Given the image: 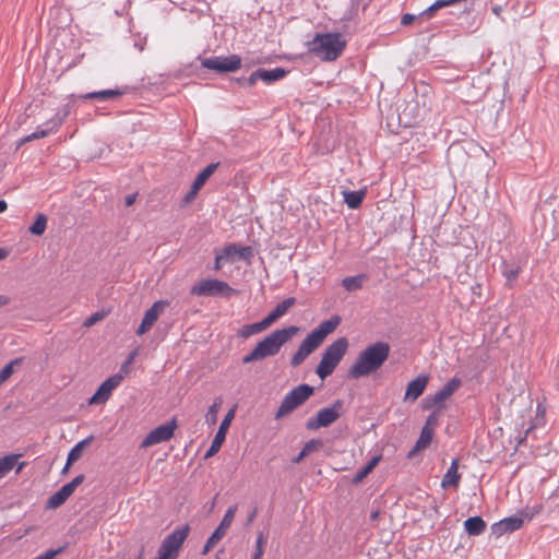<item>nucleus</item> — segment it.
<instances>
[{
    "instance_id": "42",
    "label": "nucleus",
    "mask_w": 559,
    "mask_h": 559,
    "mask_svg": "<svg viewBox=\"0 0 559 559\" xmlns=\"http://www.w3.org/2000/svg\"><path fill=\"white\" fill-rule=\"evenodd\" d=\"M67 546L59 547L57 549H49L45 554L37 556L34 559H55L57 555L61 554Z\"/></svg>"
},
{
    "instance_id": "13",
    "label": "nucleus",
    "mask_w": 559,
    "mask_h": 559,
    "mask_svg": "<svg viewBox=\"0 0 559 559\" xmlns=\"http://www.w3.org/2000/svg\"><path fill=\"white\" fill-rule=\"evenodd\" d=\"M237 511V504H234L228 508L225 515L223 516V520L221 521L219 525L214 530L212 535L207 538L202 554L205 555L210 551L211 548H213L226 534V530L230 527L235 514Z\"/></svg>"
},
{
    "instance_id": "32",
    "label": "nucleus",
    "mask_w": 559,
    "mask_h": 559,
    "mask_svg": "<svg viewBox=\"0 0 559 559\" xmlns=\"http://www.w3.org/2000/svg\"><path fill=\"white\" fill-rule=\"evenodd\" d=\"M344 202L347 204L349 209H357L361 205L364 198L366 195L365 190L359 191H344Z\"/></svg>"
},
{
    "instance_id": "52",
    "label": "nucleus",
    "mask_w": 559,
    "mask_h": 559,
    "mask_svg": "<svg viewBox=\"0 0 559 559\" xmlns=\"http://www.w3.org/2000/svg\"><path fill=\"white\" fill-rule=\"evenodd\" d=\"M224 259V254H217L214 261V269L219 270L222 267L221 261Z\"/></svg>"
},
{
    "instance_id": "26",
    "label": "nucleus",
    "mask_w": 559,
    "mask_h": 559,
    "mask_svg": "<svg viewBox=\"0 0 559 559\" xmlns=\"http://www.w3.org/2000/svg\"><path fill=\"white\" fill-rule=\"evenodd\" d=\"M123 94H124V92L122 90L115 88V90H104V91H98V92L86 93L84 95H81L80 98H82V99H98V100L105 102L108 99L118 98V97L122 96Z\"/></svg>"
},
{
    "instance_id": "17",
    "label": "nucleus",
    "mask_w": 559,
    "mask_h": 559,
    "mask_svg": "<svg viewBox=\"0 0 559 559\" xmlns=\"http://www.w3.org/2000/svg\"><path fill=\"white\" fill-rule=\"evenodd\" d=\"M321 344L309 333L306 338L300 343L297 352L290 359V365L297 367L304 362V360L314 352Z\"/></svg>"
},
{
    "instance_id": "58",
    "label": "nucleus",
    "mask_w": 559,
    "mask_h": 559,
    "mask_svg": "<svg viewBox=\"0 0 559 559\" xmlns=\"http://www.w3.org/2000/svg\"><path fill=\"white\" fill-rule=\"evenodd\" d=\"M7 257V251L3 248H0V260Z\"/></svg>"
},
{
    "instance_id": "29",
    "label": "nucleus",
    "mask_w": 559,
    "mask_h": 559,
    "mask_svg": "<svg viewBox=\"0 0 559 559\" xmlns=\"http://www.w3.org/2000/svg\"><path fill=\"white\" fill-rule=\"evenodd\" d=\"M468 535H479L486 528V522L480 516H471L464 522Z\"/></svg>"
},
{
    "instance_id": "53",
    "label": "nucleus",
    "mask_w": 559,
    "mask_h": 559,
    "mask_svg": "<svg viewBox=\"0 0 559 559\" xmlns=\"http://www.w3.org/2000/svg\"><path fill=\"white\" fill-rule=\"evenodd\" d=\"M258 515V509L254 508L250 514L248 515V519H247V525H249L251 522H253V520L257 518Z\"/></svg>"
},
{
    "instance_id": "23",
    "label": "nucleus",
    "mask_w": 559,
    "mask_h": 559,
    "mask_svg": "<svg viewBox=\"0 0 559 559\" xmlns=\"http://www.w3.org/2000/svg\"><path fill=\"white\" fill-rule=\"evenodd\" d=\"M254 72H255L257 81L261 80L267 84L283 79L288 73V71L283 68H275L272 70H266V69L260 68V69L255 70Z\"/></svg>"
},
{
    "instance_id": "47",
    "label": "nucleus",
    "mask_w": 559,
    "mask_h": 559,
    "mask_svg": "<svg viewBox=\"0 0 559 559\" xmlns=\"http://www.w3.org/2000/svg\"><path fill=\"white\" fill-rule=\"evenodd\" d=\"M237 245H229L224 248L223 252L221 254H224V259H229L234 254H237Z\"/></svg>"
},
{
    "instance_id": "22",
    "label": "nucleus",
    "mask_w": 559,
    "mask_h": 559,
    "mask_svg": "<svg viewBox=\"0 0 559 559\" xmlns=\"http://www.w3.org/2000/svg\"><path fill=\"white\" fill-rule=\"evenodd\" d=\"M295 304V297L286 298L282 302L277 304L276 307L265 318L262 319L267 329L280 318H282Z\"/></svg>"
},
{
    "instance_id": "44",
    "label": "nucleus",
    "mask_w": 559,
    "mask_h": 559,
    "mask_svg": "<svg viewBox=\"0 0 559 559\" xmlns=\"http://www.w3.org/2000/svg\"><path fill=\"white\" fill-rule=\"evenodd\" d=\"M237 254L240 259L248 260L252 257L251 247H239L237 246Z\"/></svg>"
},
{
    "instance_id": "5",
    "label": "nucleus",
    "mask_w": 559,
    "mask_h": 559,
    "mask_svg": "<svg viewBox=\"0 0 559 559\" xmlns=\"http://www.w3.org/2000/svg\"><path fill=\"white\" fill-rule=\"evenodd\" d=\"M314 393V388L302 383L294 388L283 399L278 409L275 413V419H280L298 407H300Z\"/></svg>"
},
{
    "instance_id": "39",
    "label": "nucleus",
    "mask_w": 559,
    "mask_h": 559,
    "mask_svg": "<svg viewBox=\"0 0 559 559\" xmlns=\"http://www.w3.org/2000/svg\"><path fill=\"white\" fill-rule=\"evenodd\" d=\"M323 443L321 440L319 439H311L309 440L308 442L305 443L302 450H304V454H310L311 452L313 451H317L319 450L320 448H322Z\"/></svg>"
},
{
    "instance_id": "8",
    "label": "nucleus",
    "mask_w": 559,
    "mask_h": 559,
    "mask_svg": "<svg viewBox=\"0 0 559 559\" xmlns=\"http://www.w3.org/2000/svg\"><path fill=\"white\" fill-rule=\"evenodd\" d=\"M235 293L226 282L219 280H203L192 286L190 294L193 296H230Z\"/></svg>"
},
{
    "instance_id": "11",
    "label": "nucleus",
    "mask_w": 559,
    "mask_h": 559,
    "mask_svg": "<svg viewBox=\"0 0 559 559\" xmlns=\"http://www.w3.org/2000/svg\"><path fill=\"white\" fill-rule=\"evenodd\" d=\"M461 379L454 377L450 379L439 391L435 394L427 395L423 400V408L430 409L436 406H441L460 386Z\"/></svg>"
},
{
    "instance_id": "43",
    "label": "nucleus",
    "mask_w": 559,
    "mask_h": 559,
    "mask_svg": "<svg viewBox=\"0 0 559 559\" xmlns=\"http://www.w3.org/2000/svg\"><path fill=\"white\" fill-rule=\"evenodd\" d=\"M519 267H509L504 264V269L502 271L508 282L514 281L519 275Z\"/></svg>"
},
{
    "instance_id": "61",
    "label": "nucleus",
    "mask_w": 559,
    "mask_h": 559,
    "mask_svg": "<svg viewBox=\"0 0 559 559\" xmlns=\"http://www.w3.org/2000/svg\"><path fill=\"white\" fill-rule=\"evenodd\" d=\"M68 468H69V466L66 465L64 468H63V472H67Z\"/></svg>"
},
{
    "instance_id": "57",
    "label": "nucleus",
    "mask_w": 559,
    "mask_h": 559,
    "mask_svg": "<svg viewBox=\"0 0 559 559\" xmlns=\"http://www.w3.org/2000/svg\"><path fill=\"white\" fill-rule=\"evenodd\" d=\"M8 209V204L4 200H0V213H3Z\"/></svg>"
},
{
    "instance_id": "37",
    "label": "nucleus",
    "mask_w": 559,
    "mask_h": 559,
    "mask_svg": "<svg viewBox=\"0 0 559 559\" xmlns=\"http://www.w3.org/2000/svg\"><path fill=\"white\" fill-rule=\"evenodd\" d=\"M234 81L242 86V87H251L253 86L258 81H257V76H255V72L253 71L250 76L248 78H245V76H241V78H236L234 79Z\"/></svg>"
},
{
    "instance_id": "35",
    "label": "nucleus",
    "mask_w": 559,
    "mask_h": 559,
    "mask_svg": "<svg viewBox=\"0 0 559 559\" xmlns=\"http://www.w3.org/2000/svg\"><path fill=\"white\" fill-rule=\"evenodd\" d=\"M47 227V216L43 213H39L36 216L35 222L29 226L28 230L31 234L35 236H41Z\"/></svg>"
},
{
    "instance_id": "10",
    "label": "nucleus",
    "mask_w": 559,
    "mask_h": 559,
    "mask_svg": "<svg viewBox=\"0 0 559 559\" xmlns=\"http://www.w3.org/2000/svg\"><path fill=\"white\" fill-rule=\"evenodd\" d=\"M71 109H72V104L71 103L66 104L60 110H58V112L55 115V117H52L50 120H48L45 123L46 129H38L35 132L24 136L23 139H21L19 145L31 142L33 140L45 138L52 131L57 130L62 124L64 119L70 115Z\"/></svg>"
},
{
    "instance_id": "25",
    "label": "nucleus",
    "mask_w": 559,
    "mask_h": 559,
    "mask_svg": "<svg viewBox=\"0 0 559 559\" xmlns=\"http://www.w3.org/2000/svg\"><path fill=\"white\" fill-rule=\"evenodd\" d=\"M73 491L67 485H63L58 491L48 498L46 501V509H57L61 507Z\"/></svg>"
},
{
    "instance_id": "6",
    "label": "nucleus",
    "mask_w": 559,
    "mask_h": 559,
    "mask_svg": "<svg viewBox=\"0 0 559 559\" xmlns=\"http://www.w3.org/2000/svg\"><path fill=\"white\" fill-rule=\"evenodd\" d=\"M189 533L190 526L188 524L174 530L164 538L157 554L162 556V559H177L179 550Z\"/></svg>"
},
{
    "instance_id": "7",
    "label": "nucleus",
    "mask_w": 559,
    "mask_h": 559,
    "mask_svg": "<svg viewBox=\"0 0 559 559\" xmlns=\"http://www.w3.org/2000/svg\"><path fill=\"white\" fill-rule=\"evenodd\" d=\"M343 405L342 400H336L330 407L321 408L314 417L307 420L306 428L308 430H318L331 426L342 416Z\"/></svg>"
},
{
    "instance_id": "45",
    "label": "nucleus",
    "mask_w": 559,
    "mask_h": 559,
    "mask_svg": "<svg viewBox=\"0 0 559 559\" xmlns=\"http://www.w3.org/2000/svg\"><path fill=\"white\" fill-rule=\"evenodd\" d=\"M85 476L80 474L75 476L70 483L66 484L74 492L75 488L84 481Z\"/></svg>"
},
{
    "instance_id": "3",
    "label": "nucleus",
    "mask_w": 559,
    "mask_h": 559,
    "mask_svg": "<svg viewBox=\"0 0 559 559\" xmlns=\"http://www.w3.org/2000/svg\"><path fill=\"white\" fill-rule=\"evenodd\" d=\"M346 41L340 33H317L312 40L307 43L310 53L323 61H334L344 51Z\"/></svg>"
},
{
    "instance_id": "4",
    "label": "nucleus",
    "mask_w": 559,
    "mask_h": 559,
    "mask_svg": "<svg viewBox=\"0 0 559 559\" xmlns=\"http://www.w3.org/2000/svg\"><path fill=\"white\" fill-rule=\"evenodd\" d=\"M348 348V340L340 337L330 344L323 352L321 361L316 368V373L320 379H325L333 373Z\"/></svg>"
},
{
    "instance_id": "50",
    "label": "nucleus",
    "mask_w": 559,
    "mask_h": 559,
    "mask_svg": "<svg viewBox=\"0 0 559 559\" xmlns=\"http://www.w3.org/2000/svg\"><path fill=\"white\" fill-rule=\"evenodd\" d=\"M100 319H103V314L99 313V312H96V313H94L93 316H91L90 318L86 319V321L84 322V325L91 326V325H93L94 323H96Z\"/></svg>"
},
{
    "instance_id": "28",
    "label": "nucleus",
    "mask_w": 559,
    "mask_h": 559,
    "mask_svg": "<svg viewBox=\"0 0 559 559\" xmlns=\"http://www.w3.org/2000/svg\"><path fill=\"white\" fill-rule=\"evenodd\" d=\"M94 440V436H88L82 441L78 442L69 452L67 459V466H70L74 462L79 461L82 457L83 451L86 447H88Z\"/></svg>"
},
{
    "instance_id": "27",
    "label": "nucleus",
    "mask_w": 559,
    "mask_h": 559,
    "mask_svg": "<svg viewBox=\"0 0 559 559\" xmlns=\"http://www.w3.org/2000/svg\"><path fill=\"white\" fill-rule=\"evenodd\" d=\"M433 433L435 431L423 427L419 438L417 439L414 448L408 452L407 456L413 457L416 452L428 448L432 441Z\"/></svg>"
},
{
    "instance_id": "56",
    "label": "nucleus",
    "mask_w": 559,
    "mask_h": 559,
    "mask_svg": "<svg viewBox=\"0 0 559 559\" xmlns=\"http://www.w3.org/2000/svg\"><path fill=\"white\" fill-rule=\"evenodd\" d=\"M380 518V511L373 510L370 513V521H377Z\"/></svg>"
},
{
    "instance_id": "2",
    "label": "nucleus",
    "mask_w": 559,
    "mask_h": 559,
    "mask_svg": "<svg viewBox=\"0 0 559 559\" xmlns=\"http://www.w3.org/2000/svg\"><path fill=\"white\" fill-rule=\"evenodd\" d=\"M297 332L298 328L295 325L273 331L261 340L248 355L242 357V364L247 365L277 355L282 346Z\"/></svg>"
},
{
    "instance_id": "16",
    "label": "nucleus",
    "mask_w": 559,
    "mask_h": 559,
    "mask_svg": "<svg viewBox=\"0 0 559 559\" xmlns=\"http://www.w3.org/2000/svg\"><path fill=\"white\" fill-rule=\"evenodd\" d=\"M168 306L167 301L158 300L152 305L144 313L141 324L138 328L136 333L139 335L145 334L153 324L157 321L160 312Z\"/></svg>"
},
{
    "instance_id": "1",
    "label": "nucleus",
    "mask_w": 559,
    "mask_h": 559,
    "mask_svg": "<svg viewBox=\"0 0 559 559\" xmlns=\"http://www.w3.org/2000/svg\"><path fill=\"white\" fill-rule=\"evenodd\" d=\"M390 350V345L385 342H376L368 345L349 368L348 377L359 379L377 371L389 358Z\"/></svg>"
},
{
    "instance_id": "48",
    "label": "nucleus",
    "mask_w": 559,
    "mask_h": 559,
    "mask_svg": "<svg viewBox=\"0 0 559 559\" xmlns=\"http://www.w3.org/2000/svg\"><path fill=\"white\" fill-rule=\"evenodd\" d=\"M136 356V352H132L129 354V356L127 357L126 361L121 365V368L120 370L124 373L128 372V368H129V365L132 364V361L134 360Z\"/></svg>"
},
{
    "instance_id": "41",
    "label": "nucleus",
    "mask_w": 559,
    "mask_h": 559,
    "mask_svg": "<svg viewBox=\"0 0 559 559\" xmlns=\"http://www.w3.org/2000/svg\"><path fill=\"white\" fill-rule=\"evenodd\" d=\"M439 424L438 413L433 411L426 419V423L424 425V428H428L432 431H435V428Z\"/></svg>"
},
{
    "instance_id": "24",
    "label": "nucleus",
    "mask_w": 559,
    "mask_h": 559,
    "mask_svg": "<svg viewBox=\"0 0 559 559\" xmlns=\"http://www.w3.org/2000/svg\"><path fill=\"white\" fill-rule=\"evenodd\" d=\"M459 469V459H454L451 462L450 467L448 468L447 473L444 474L441 487L442 488H449V487H457L460 484L461 475L457 472Z\"/></svg>"
},
{
    "instance_id": "21",
    "label": "nucleus",
    "mask_w": 559,
    "mask_h": 559,
    "mask_svg": "<svg viewBox=\"0 0 559 559\" xmlns=\"http://www.w3.org/2000/svg\"><path fill=\"white\" fill-rule=\"evenodd\" d=\"M21 456V453H11L4 455L3 457H0V478L4 477L9 472H11L15 465H17L15 473L19 474L22 472V469L27 465V463H19V459Z\"/></svg>"
},
{
    "instance_id": "30",
    "label": "nucleus",
    "mask_w": 559,
    "mask_h": 559,
    "mask_svg": "<svg viewBox=\"0 0 559 559\" xmlns=\"http://www.w3.org/2000/svg\"><path fill=\"white\" fill-rule=\"evenodd\" d=\"M265 330H267V326L265 325L263 320H261L260 322L242 325L238 330L237 335L241 338H248V337H250L254 334H259Z\"/></svg>"
},
{
    "instance_id": "59",
    "label": "nucleus",
    "mask_w": 559,
    "mask_h": 559,
    "mask_svg": "<svg viewBox=\"0 0 559 559\" xmlns=\"http://www.w3.org/2000/svg\"><path fill=\"white\" fill-rule=\"evenodd\" d=\"M492 11L496 13V14H499V12L501 11V8L500 7H495L492 9Z\"/></svg>"
},
{
    "instance_id": "38",
    "label": "nucleus",
    "mask_w": 559,
    "mask_h": 559,
    "mask_svg": "<svg viewBox=\"0 0 559 559\" xmlns=\"http://www.w3.org/2000/svg\"><path fill=\"white\" fill-rule=\"evenodd\" d=\"M266 538L263 533H259L255 542V551L253 554L252 559H261L263 556V545L265 544Z\"/></svg>"
},
{
    "instance_id": "51",
    "label": "nucleus",
    "mask_w": 559,
    "mask_h": 559,
    "mask_svg": "<svg viewBox=\"0 0 559 559\" xmlns=\"http://www.w3.org/2000/svg\"><path fill=\"white\" fill-rule=\"evenodd\" d=\"M136 193L128 194L124 199L126 205L131 206L136 200Z\"/></svg>"
},
{
    "instance_id": "20",
    "label": "nucleus",
    "mask_w": 559,
    "mask_h": 559,
    "mask_svg": "<svg viewBox=\"0 0 559 559\" xmlns=\"http://www.w3.org/2000/svg\"><path fill=\"white\" fill-rule=\"evenodd\" d=\"M429 381V377L425 374H420L416 377L414 380L408 382L406 386V392L404 395V401L415 402L425 391Z\"/></svg>"
},
{
    "instance_id": "55",
    "label": "nucleus",
    "mask_w": 559,
    "mask_h": 559,
    "mask_svg": "<svg viewBox=\"0 0 559 559\" xmlns=\"http://www.w3.org/2000/svg\"><path fill=\"white\" fill-rule=\"evenodd\" d=\"M308 454H304V450L299 452V454L293 459L294 463H299L304 457H306Z\"/></svg>"
},
{
    "instance_id": "15",
    "label": "nucleus",
    "mask_w": 559,
    "mask_h": 559,
    "mask_svg": "<svg viewBox=\"0 0 559 559\" xmlns=\"http://www.w3.org/2000/svg\"><path fill=\"white\" fill-rule=\"evenodd\" d=\"M234 417H235V409L231 408L228 411V413L225 415L224 419L222 420V423L218 427V430L216 431L215 437L211 443V447L209 448V450L206 451V453L204 455L205 459H209V457L215 455L219 451L222 444L224 443V441L226 439V433L228 431V428H229Z\"/></svg>"
},
{
    "instance_id": "14",
    "label": "nucleus",
    "mask_w": 559,
    "mask_h": 559,
    "mask_svg": "<svg viewBox=\"0 0 559 559\" xmlns=\"http://www.w3.org/2000/svg\"><path fill=\"white\" fill-rule=\"evenodd\" d=\"M122 380V373H115L111 377L107 378L88 400V404L106 403L111 396L112 391L121 383Z\"/></svg>"
},
{
    "instance_id": "46",
    "label": "nucleus",
    "mask_w": 559,
    "mask_h": 559,
    "mask_svg": "<svg viewBox=\"0 0 559 559\" xmlns=\"http://www.w3.org/2000/svg\"><path fill=\"white\" fill-rule=\"evenodd\" d=\"M200 191V188L194 186L192 183L190 191L185 195L183 201L185 203H189L197 197L198 192Z\"/></svg>"
},
{
    "instance_id": "54",
    "label": "nucleus",
    "mask_w": 559,
    "mask_h": 559,
    "mask_svg": "<svg viewBox=\"0 0 559 559\" xmlns=\"http://www.w3.org/2000/svg\"><path fill=\"white\" fill-rule=\"evenodd\" d=\"M9 304H10V298L4 295H0V308L3 306H7Z\"/></svg>"
},
{
    "instance_id": "49",
    "label": "nucleus",
    "mask_w": 559,
    "mask_h": 559,
    "mask_svg": "<svg viewBox=\"0 0 559 559\" xmlns=\"http://www.w3.org/2000/svg\"><path fill=\"white\" fill-rule=\"evenodd\" d=\"M416 17L417 16L414 15V14L405 13V14L402 15L401 24L404 25V26H407V25L412 24L415 21Z\"/></svg>"
},
{
    "instance_id": "9",
    "label": "nucleus",
    "mask_w": 559,
    "mask_h": 559,
    "mask_svg": "<svg viewBox=\"0 0 559 559\" xmlns=\"http://www.w3.org/2000/svg\"><path fill=\"white\" fill-rule=\"evenodd\" d=\"M201 66L217 73L235 72L241 67V58L238 55L199 58Z\"/></svg>"
},
{
    "instance_id": "34",
    "label": "nucleus",
    "mask_w": 559,
    "mask_h": 559,
    "mask_svg": "<svg viewBox=\"0 0 559 559\" xmlns=\"http://www.w3.org/2000/svg\"><path fill=\"white\" fill-rule=\"evenodd\" d=\"M366 276L364 274H359L356 276H348L342 280L343 287L348 292H355L362 287L364 281Z\"/></svg>"
},
{
    "instance_id": "60",
    "label": "nucleus",
    "mask_w": 559,
    "mask_h": 559,
    "mask_svg": "<svg viewBox=\"0 0 559 559\" xmlns=\"http://www.w3.org/2000/svg\"><path fill=\"white\" fill-rule=\"evenodd\" d=\"M216 497L214 498L213 502H211L212 508L215 506Z\"/></svg>"
},
{
    "instance_id": "62",
    "label": "nucleus",
    "mask_w": 559,
    "mask_h": 559,
    "mask_svg": "<svg viewBox=\"0 0 559 559\" xmlns=\"http://www.w3.org/2000/svg\"><path fill=\"white\" fill-rule=\"evenodd\" d=\"M157 559H162V556H160V555H158V558H157Z\"/></svg>"
},
{
    "instance_id": "33",
    "label": "nucleus",
    "mask_w": 559,
    "mask_h": 559,
    "mask_svg": "<svg viewBox=\"0 0 559 559\" xmlns=\"http://www.w3.org/2000/svg\"><path fill=\"white\" fill-rule=\"evenodd\" d=\"M218 166L219 163H211L210 165H207L197 175L193 185L201 189L209 180V178L215 173Z\"/></svg>"
},
{
    "instance_id": "18",
    "label": "nucleus",
    "mask_w": 559,
    "mask_h": 559,
    "mask_svg": "<svg viewBox=\"0 0 559 559\" xmlns=\"http://www.w3.org/2000/svg\"><path fill=\"white\" fill-rule=\"evenodd\" d=\"M524 523L521 516H510L491 525V534L500 537L506 533H512L522 527Z\"/></svg>"
},
{
    "instance_id": "36",
    "label": "nucleus",
    "mask_w": 559,
    "mask_h": 559,
    "mask_svg": "<svg viewBox=\"0 0 559 559\" xmlns=\"http://www.w3.org/2000/svg\"><path fill=\"white\" fill-rule=\"evenodd\" d=\"M223 400L222 397L215 399L214 403L209 407L205 414V421L209 425H215L217 421V413L219 407L222 406Z\"/></svg>"
},
{
    "instance_id": "31",
    "label": "nucleus",
    "mask_w": 559,
    "mask_h": 559,
    "mask_svg": "<svg viewBox=\"0 0 559 559\" xmlns=\"http://www.w3.org/2000/svg\"><path fill=\"white\" fill-rule=\"evenodd\" d=\"M381 460V455L373 456L362 468H360L353 477L352 483L358 485L361 483L378 465Z\"/></svg>"
},
{
    "instance_id": "40",
    "label": "nucleus",
    "mask_w": 559,
    "mask_h": 559,
    "mask_svg": "<svg viewBox=\"0 0 559 559\" xmlns=\"http://www.w3.org/2000/svg\"><path fill=\"white\" fill-rule=\"evenodd\" d=\"M17 362V360L15 361H11L10 364L5 365L1 370H0V385L5 382L12 374L13 372V365Z\"/></svg>"
},
{
    "instance_id": "19",
    "label": "nucleus",
    "mask_w": 559,
    "mask_h": 559,
    "mask_svg": "<svg viewBox=\"0 0 559 559\" xmlns=\"http://www.w3.org/2000/svg\"><path fill=\"white\" fill-rule=\"evenodd\" d=\"M342 319L340 316H332L329 320L321 322L318 328L310 332V334L322 344L324 338L334 332L336 328L340 325Z\"/></svg>"
},
{
    "instance_id": "12",
    "label": "nucleus",
    "mask_w": 559,
    "mask_h": 559,
    "mask_svg": "<svg viewBox=\"0 0 559 559\" xmlns=\"http://www.w3.org/2000/svg\"><path fill=\"white\" fill-rule=\"evenodd\" d=\"M177 428L176 419H171L164 425H160L156 428H154L152 431L147 433V436L142 440L140 447L141 448H148L154 444L162 443L164 441L169 440L175 432V429Z\"/></svg>"
}]
</instances>
